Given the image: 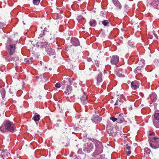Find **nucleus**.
<instances>
[{
    "label": "nucleus",
    "instance_id": "nucleus-44",
    "mask_svg": "<svg viewBox=\"0 0 159 159\" xmlns=\"http://www.w3.org/2000/svg\"><path fill=\"white\" fill-rule=\"evenodd\" d=\"M129 110H131L132 109V108L131 107H130L129 108Z\"/></svg>",
    "mask_w": 159,
    "mask_h": 159
},
{
    "label": "nucleus",
    "instance_id": "nucleus-24",
    "mask_svg": "<svg viewBox=\"0 0 159 159\" xmlns=\"http://www.w3.org/2000/svg\"><path fill=\"white\" fill-rule=\"evenodd\" d=\"M103 147L102 145L100 146L99 147H97L96 151L97 153L98 154L102 153L103 151Z\"/></svg>",
    "mask_w": 159,
    "mask_h": 159
},
{
    "label": "nucleus",
    "instance_id": "nucleus-15",
    "mask_svg": "<svg viewBox=\"0 0 159 159\" xmlns=\"http://www.w3.org/2000/svg\"><path fill=\"white\" fill-rule=\"evenodd\" d=\"M131 85L132 89H136L138 88L139 86V82L135 80L131 82Z\"/></svg>",
    "mask_w": 159,
    "mask_h": 159
},
{
    "label": "nucleus",
    "instance_id": "nucleus-6",
    "mask_svg": "<svg viewBox=\"0 0 159 159\" xmlns=\"http://www.w3.org/2000/svg\"><path fill=\"white\" fill-rule=\"evenodd\" d=\"M84 148L83 150L87 153L89 152L92 150L93 148V144L91 142L85 143L84 145Z\"/></svg>",
    "mask_w": 159,
    "mask_h": 159
},
{
    "label": "nucleus",
    "instance_id": "nucleus-45",
    "mask_svg": "<svg viewBox=\"0 0 159 159\" xmlns=\"http://www.w3.org/2000/svg\"><path fill=\"white\" fill-rule=\"evenodd\" d=\"M109 134H110V135L113 136L112 134H111V133H110Z\"/></svg>",
    "mask_w": 159,
    "mask_h": 159
},
{
    "label": "nucleus",
    "instance_id": "nucleus-2",
    "mask_svg": "<svg viewBox=\"0 0 159 159\" xmlns=\"http://www.w3.org/2000/svg\"><path fill=\"white\" fill-rule=\"evenodd\" d=\"M0 130L3 133L6 132L7 130L13 133L16 130V127L12 122L6 120L0 127Z\"/></svg>",
    "mask_w": 159,
    "mask_h": 159
},
{
    "label": "nucleus",
    "instance_id": "nucleus-5",
    "mask_svg": "<svg viewBox=\"0 0 159 159\" xmlns=\"http://www.w3.org/2000/svg\"><path fill=\"white\" fill-rule=\"evenodd\" d=\"M154 125L157 128L159 129V111H155L154 114V119L153 120Z\"/></svg>",
    "mask_w": 159,
    "mask_h": 159
},
{
    "label": "nucleus",
    "instance_id": "nucleus-31",
    "mask_svg": "<svg viewBox=\"0 0 159 159\" xmlns=\"http://www.w3.org/2000/svg\"><path fill=\"white\" fill-rule=\"evenodd\" d=\"M102 23L104 26H106L108 25L109 22L107 20H104L102 21Z\"/></svg>",
    "mask_w": 159,
    "mask_h": 159
},
{
    "label": "nucleus",
    "instance_id": "nucleus-33",
    "mask_svg": "<svg viewBox=\"0 0 159 159\" xmlns=\"http://www.w3.org/2000/svg\"><path fill=\"white\" fill-rule=\"evenodd\" d=\"M1 95H2V97L3 99L5 96V92L4 90H2L1 93Z\"/></svg>",
    "mask_w": 159,
    "mask_h": 159
},
{
    "label": "nucleus",
    "instance_id": "nucleus-25",
    "mask_svg": "<svg viewBox=\"0 0 159 159\" xmlns=\"http://www.w3.org/2000/svg\"><path fill=\"white\" fill-rule=\"evenodd\" d=\"M40 118V116L39 114H36L34 116L33 119L35 121H39Z\"/></svg>",
    "mask_w": 159,
    "mask_h": 159
},
{
    "label": "nucleus",
    "instance_id": "nucleus-8",
    "mask_svg": "<svg viewBox=\"0 0 159 159\" xmlns=\"http://www.w3.org/2000/svg\"><path fill=\"white\" fill-rule=\"evenodd\" d=\"M72 45L74 46H78L80 45V43L79 39L75 38H72L70 40Z\"/></svg>",
    "mask_w": 159,
    "mask_h": 159
},
{
    "label": "nucleus",
    "instance_id": "nucleus-36",
    "mask_svg": "<svg viewBox=\"0 0 159 159\" xmlns=\"http://www.w3.org/2000/svg\"><path fill=\"white\" fill-rule=\"evenodd\" d=\"M55 87L57 88H59L61 87L60 84L58 83H57L55 84Z\"/></svg>",
    "mask_w": 159,
    "mask_h": 159
},
{
    "label": "nucleus",
    "instance_id": "nucleus-10",
    "mask_svg": "<svg viewBox=\"0 0 159 159\" xmlns=\"http://www.w3.org/2000/svg\"><path fill=\"white\" fill-rule=\"evenodd\" d=\"M80 100L81 102L84 105L87 104L88 102V99L87 98L86 93L84 92L83 95L80 97Z\"/></svg>",
    "mask_w": 159,
    "mask_h": 159
},
{
    "label": "nucleus",
    "instance_id": "nucleus-28",
    "mask_svg": "<svg viewBox=\"0 0 159 159\" xmlns=\"http://www.w3.org/2000/svg\"><path fill=\"white\" fill-rule=\"evenodd\" d=\"M154 7L157 9H159V1H155L153 3Z\"/></svg>",
    "mask_w": 159,
    "mask_h": 159
},
{
    "label": "nucleus",
    "instance_id": "nucleus-42",
    "mask_svg": "<svg viewBox=\"0 0 159 159\" xmlns=\"http://www.w3.org/2000/svg\"><path fill=\"white\" fill-rule=\"evenodd\" d=\"M125 8H129V7H128V5H125Z\"/></svg>",
    "mask_w": 159,
    "mask_h": 159
},
{
    "label": "nucleus",
    "instance_id": "nucleus-46",
    "mask_svg": "<svg viewBox=\"0 0 159 159\" xmlns=\"http://www.w3.org/2000/svg\"><path fill=\"white\" fill-rule=\"evenodd\" d=\"M41 63H42V62L41 61H40V63L41 64Z\"/></svg>",
    "mask_w": 159,
    "mask_h": 159
},
{
    "label": "nucleus",
    "instance_id": "nucleus-17",
    "mask_svg": "<svg viewBox=\"0 0 159 159\" xmlns=\"http://www.w3.org/2000/svg\"><path fill=\"white\" fill-rule=\"evenodd\" d=\"M45 48L47 54L49 55H51L53 54L54 51L51 48L49 45L48 47H45Z\"/></svg>",
    "mask_w": 159,
    "mask_h": 159
},
{
    "label": "nucleus",
    "instance_id": "nucleus-16",
    "mask_svg": "<svg viewBox=\"0 0 159 159\" xmlns=\"http://www.w3.org/2000/svg\"><path fill=\"white\" fill-rule=\"evenodd\" d=\"M102 120V118L99 117L98 115H94L93 116L92 120L95 123H98L100 122Z\"/></svg>",
    "mask_w": 159,
    "mask_h": 159
},
{
    "label": "nucleus",
    "instance_id": "nucleus-7",
    "mask_svg": "<svg viewBox=\"0 0 159 159\" xmlns=\"http://www.w3.org/2000/svg\"><path fill=\"white\" fill-rule=\"evenodd\" d=\"M119 59V57L116 55L112 56L111 57L110 62L112 65H116L118 62Z\"/></svg>",
    "mask_w": 159,
    "mask_h": 159
},
{
    "label": "nucleus",
    "instance_id": "nucleus-11",
    "mask_svg": "<svg viewBox=\"0 0 159 159\" xmlns=\"http://www.w3.org/2000/svg\"><path fill=\"white\" fill-rule=\"evenodd\" d=\"M37 45L39 47L41 48H43V47L45 48V47H48V46L49 45L48 43L43 39L42 41L38 42Z\"/></svg>",
    "mask_w": 159,
    "mask_h": 159
},
{
    "label": "nucleus",
    "instance_id": "nucleus-9",
    "mask_svg": "<svg viewBox=\"0 0 159 159\" xmlns=\"http://www.w3.org/2000/svg\"><path fill=\"white\" fill-rule=\"evenodd\" d=\"M111 103H114L115 106L121 105L122 103L121 97H118L116 98H113V100L111 101Z\"/></svg>",
    "mask_w": 159,
    "mask_h": 159
},
{
    "label": "nucleus",
    "instance_id": "nucleus-3",
    "mask_svg": "<svg viewBox=\"0 0 159 159\" xmlns=\"http://www.w3.org/2000/svg\"><path fill=\"white\" fill-rule=\"evenodd\" d=\"M8 45L6 47V50L8 52L10 56L12 55L15 52L16 48V43L13 42L11 39L8 38L7 40Z\"/></svg>",
    "mask_w": 159,
    "mask_h": 159
},
{
    "label": "nucleus",
    "instance_id": "nucleus-38",
    "mask_svg": "<svg viewBox=\"0 0 159 159\" xmlns=\"http://www.w3.org/2000/svg\"><path fill=\"white\" fill-rule=\"evenodd\" d=\"M82 152V149H79L77 152V153L79 154H81Z\"/></svg>",
    "mask_w": 159,
    "mask_h": 159
},
{
    "label": "nucleus",
    "instance_id": "nucleus-18",
    "mask_svg": "<svg viewBox=\"0 0 159 159\" xmlns=\"http://www.w3.org/2000/svg\"><path fill=\"white\" fill-rule=\"evenodd\" d=\"M112 1L117 9L120 10L121 9V5L118 0H112Z\"/></svg>",
    "mask_w": 159,
    "mask_h": 159
},
{
    "label": "nucleus",
    "instance_id": "nucleus-37",
    "mask_svg": "<svg viewBox=\"0 0 159 159\" xmlns=\"http://www.w3.org/2000/svg\"><path fill=\"white\" fill-rule=\"evenodd\" d=\"M95 64L96 66L97 67H99V61H95Z\"/></svg>",
    "mask_w": 159,
    "mask_h": 159
},
{
    "label": "nucleus",
    "instance_id": "nucleus-41",
    "mask_svg": "<svg viewBox=\"0 0 159 159\" xmlns=\"http://www.w3.org/2000/svg\"><path fill=\"white\" fill-rule=\"evenodd\" d=\"M124 75H122L121 74H119V76H120V77H123Z\"/></svg>",
    "mask_w": 159,
    "mask_h": 159
},
{
    "label": "nucleus",
    "instance_id": "nucleus-34",
    "mask_svg": "<svg viewBox=\"0 0 159 159\" xmlns=\"http://www.w3.org/2000/svg\"><path fill=\"white\" fill-rule=\"evenodd\" d=\"M6 24L2 22H0V29H1L2 27L5 26Z\"/></svg>",
    "mask_w": 159,
    "mask_h": 159
},
{
    "label": "nucleus",
    "instance_id": "nucleus-4",
    "mask_svg": "<svg viewBox=\"0 0 159 159\" xmlns=\"http://www.w3.org/2000/svg\"><path fill=\"white\" fill-rule=\"evenodd\" d=\"M72 83L71 79L69 78H66L62 82V84L64 85H67L66 90L64 92V94L66 96H68L71 93L72 89L70 85Z\"/></svg>",
    "mask_w": 159,
    "mask_h": 159
},
{
    "label": "nucleus",
    "instance_id": "nucleus-32",
    "mask_svg": "<svg viewBox=\"0 0 159 159\" xmlns=\"http://www.w3.org/2000/svg\"><path fill=\"white\" fill-rule=\"evenodd\" d=\"M128 44L131 47L133 48L134 47V46L133 44L130 41H128Z\"/></svg>",
    "mask_w": 159,
    "mask_h": 159
},
{
    "label": "nucleus",
    "instance_id": "nucleus-40",
    "mask_svg": "<svg viewBox=\"0 0 159 159\" xmlns=\"http://www.w3.org/2000/svg\"><path fill=\"white\" fill-rule=\"evenodd\" d=\"M141 61H142V63H143V64H144V63H145V61L143 59H141Z\"/></svg>",
    "mask_w": 159,
    "mask_h": 159
},
{
    "label": "nucleus",
    "instance_id": "nucleus-39",
    "mask_svg": "<svg viewBox=\"0 0 159 159\" xmlns=\"http://www.w3.org/2000/svg\"><path fill=\"white\" fill-rule=\"evenodd\" d=\"M87 61L88 62H90L92 61V59L89 57L87 59Z\"/></svg>",
    "mask_w": 159,
    "mask_h": 159
},
{
    "label": "nucleus",
    "instance_id": "nucleus-20",
    "mask_svg": "<svg viewBox=\"0 0 159 159\" xmlns=\"http://www.w3.org/2000/svg\"><path fill=\"white\" fill-rule=\"evenodd\" d=\"M150 97L151 101L153 102H155L157 99V96L154 92H152L150 94Z\"/></svg>",
    "mask_w": 159,
    "mask_h": 159
},
{
    "label": "nucleus",
    "instance_id": "nucleus-19",
    "mask_svg": "<svg viewBox=\"0 0 159 159\" xmlns=\"http://www.w3.org/2000/svg\"><path fill=\"white\" fill-rule=\"evenodd\" d=\"M47 29H46V28H45L43 30H39L38 31H37L36 33L39 36L38 37L39 38L40 37H42V36L43 35L45 34V32Z\"/></svg>",
    "mask_w": 159,
    "mask_h": 159
},
{
    "label": "nucleus",
    "instance_id": "nucleus-21",
    "mask_svg": "<svg viewBox=\"0 0 159 159\" xmlns=\"http://www.w3.org/2000/svg\"><path fill=\"white\" fill-rule=\"evenodd\" d=\"M150 152L151 150L149 148H146L144 149V154L145 157H147L149 156Z\"/></svg>",
    "mask_w": 159,
    "mask_h": 159
},
{
    "label": "nucleus",
    "instance_id": "nucleus-1",
    "mask_svg": "<svg viewBox=\"0 0 159 159\" xmlns=\"http://www.w3.org/2000/svg\"><path fill=\"white\" fill-rule=\"evenodd\" d=\"M148 142L151 148L157 149L159 148V137L155 135V133L152 131L148 132Z\"/></svg>",
    "mask_w": 159,
    "mask_h": 159
},
{
    "label": "nucleus",
    "instance_id": "nucleus-22",
    "mask_svg": "<svg viewBox=\"0 0 159 159\" xmlns=\"http://www.w3.org/2000/svg\"><path fill=\"white\" fill-rule=\"evenodd\" d=\"M89 24L90 26L94 27L97 24L96 21L95 20L91 19L89 22Z\"/></svg>",
    "mask_w": 159,
    "mask_h": 159
},
{
    "label": "nucleus",
    "instance_id": "nucleus-29",
    "mask_svg": "<svg viewBox=\"0 0 159 159\" xmlns=\"http://www.w3.org/2000/svg\"><path fill=\"white\" fill-rule=\"evenodd\" d=\"M110 119L111 120L114 122H116L117 123V117H115L114 116H111L110 117Z\"/></svg>",
    "mask_w": 159,
    "mask_h": 159
},
{
    "label": "nucleus",
    "instance_id": "nucleus-26",
    "mask_svg": "<svg viewBox=\"0 0 159 159\" xmlns=\"http://www.w3.org/2000/svg\"><path fill=\"white\" fill-rule=\"evenodd\" d=\"M126 149L128 150V151H126L127 154V155L129 156L131 153V152L130 151V147L129 146H128L127 144L126 145Z\"/></svg>",
    "mask_w": 159,
    "mask_h": 159
},
{
    "label": "nucleus",
    "instance_id": "nucleus-27",
    "mask_svg": "<svg viewBox=\"0 0 159 159\" xmlns=\"http://www.w3.org/2000/svg\"><path fill=\"white\" fill-rule=\"evenodd\" d=\"M33 59L32 58L25 59V62L26 63L28 64H31L32 61Z\"/></svg>",
    "mask_w": 159,
    "mask_h": 159
},
{
    "label": "nucleus",
    "instance_id": "nucleus-13",
    "mask_svg": "<svg viewBox=\"0 0 159 159\" xmlns=\"http://www.w3.org/2000/svg\"><path fill=\"white\" fill-rule=\"evenodd\" d=\"M1 156L3 159H4L8 157H10V154L7 150H5L1 152Z\"/></svg>",
    "mask_w": 159,
    "mask_h": 159
},
{
    "label": "nucleus",
    "instance_id": "nucleus-43",
    "mask_svg": "<svg viewBox=\"0 0 159 159\" xmlns=\"http://www.w3.org/2000/svg\"><path fill=\"white\" fill-rule=\"evenodd\" d=\"M154 35L155 37H156V38H157L158 36H157V35L156 34H154Z\"/></svg>",
    "mask_w": 159,
    "mask_h": 159
},
{
    "label": "nucleus",
    "instance_id": "nucleus-12",
    "mask_svg": "<svg viewBox=\"0 0 159 159\" xmlns=\"http://www.w3.org/2000/svg\"><path fill=\"white\" fill-rule=\"evenodd\" d=\"M116 117L117 118V123H121L125 121L124 115L122 113L117 115Z\"/></svg>",
    "mask_w": 159,
    "mask_h": 159
},
{
    "label": "nucleus",
    "instance_id": "nucleus-14",
    "mask_svg": "<svg viewBox=\"0 0 159 159\" xmlns=\"http://www.w3.org/2000/svg\"><path fill=\"white\" fill-rule=\"evenodd\" d=\"M102 74L101 72L99 73L97 77V85L98 86L100 84V83H101L102 80Z\"/></svg>",
    "mask_w": 159,
    "mask_h": 159
},
{
    "label": "nucleus",
    "instance_id": "nucleus-30",
    "mask_svg": "<svg viewBox=\"0 0 159 159\" xmlns=\"http://www.w3.org/2000/svg\"><path fill=\"white\" fill-rule=\"evenodd\" d=\"M40 0H33V3L34 5H38L40 2Z\"/></svg>",
    "mask_w": 159,
    "mask_h": 159
},
{
    "label": "nucleus",
    "instance_id": "nucleus-23",
    "mask_svg": "<svg viewBox=\"0 0 159 159\" xmlns=\"http://www.w3.org/2000/svg\"><path fill=\"white\" fill-rule=\"evenodd\" d=\"M143 67V66H138L134 70V72L135 73H140L141 72V69Z\"/></svg>",
    "mask_w": 159,
    "mask_h": 159
},
{
    "label": "nucleus",
    "instance_id": "nucleus-35",
    "mask_svg": "<svg viewBox=\"0 0 159 159\" xmlns=\"http://www.w3.org/2000/svg\"><path fill=\"white\" fill-rule=\"evenodd\" d=\"M11 61L13 60L15 61H16L18 60V58L17 56H15L14 58H12L11 59Z\"/></svg>",
    "mask_w": 159,
    "mask_h": 159
}]
</instances>
